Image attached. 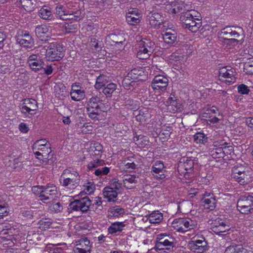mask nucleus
Segmentation results:
<instances>
[{
    "label": "nucleus",
    "instance_id": "obj_42",
    "mask_svg": "<svg viewBox=\"0 0 253 253\" xmlns=\"http://www.w3.org/2000/svg\"><path fill=\"white\" fill-rule=\"evenodd\" d=\"M194 141L197 144H204L207 142V137L202 132H198L194 135Z\"/></svg>",
    "mask_w": 253,
    "mask_h": 253
},
{
    "label": "nucleus",
    "instance_id": "obj_3",
    "mask_svg": "<svg viewBox=\"0 0 253 253\" xmlns=\"http://www.w3.org/2000/svg\"><path fill=\"white\" fill-rule=\"evenodd\" d=\"M139 50L137 57L140 59H145L149 58L154 51L155 44L149 40H142L139 43Z\"/></svg>",
    "mask_w": 253,
    "mask_h": 253
},
{
    "label": "nucleus",
    "instance_id": "obj_29",
    "mask_svg": "<svg viewBox=\"0 0 253 253\" xmlns=\"http://www.w3.org/2000/svg\"><path fill=\"white\" fill-rule=\"evenodd\" d=\"M246 249L241 245L230 246L228 247L224 253H245Z\"/></svg>",
    "mask_w": 253,
    "mask_h": 253
},
{
    "label": "nucleus",
    "instance_id": "obj_30",
    "mask_svg": "<svg viewBox=\"0 0 253 253\" xmlns=\"http://www.w3.org/2000/svg\"><path fill=\"white\" fill-rule=\"evenodd\" d=\"M39 14L40 17L45 20L51 19L52 17L50 8L46 6L41 8L39 11Z\"/></svg>",
    "mask_w": 253,
    "mask_h": 253
},
{
    "label": "nucleus",
    "instance_id": "obj_15",
    "mask_svg": "<svg viewBox=\"0 0 253 253\" xmlns=\"http://www.w3.org/2000/svg\"><path fill=\"white\" fill-rule=\"evenodd\" d=\"M147 20L151 27L158 28L163 23L162 15L158 12H150L147 16Z\"/></svg>",
    "mask_w": 253,
    "mask_h": 253
},
{
    "label": "nucleus",
    "instance_id": "obj_11",
    "mask_svg": "<svg viewBox=\"0 0 253 253\" xmlns=\"http://www.w3.org/2000/svg\"><path fill=\"white\" fill-rule=\"evenodd\" d=\"M229 226L226 220L220 218L216 219L211 228V230L217 235H220L229 230Z\"/></svg>",
    "mask_w": 253,
    "mask_h": 253
},
{
    "label": "nucleus",
    "instance_id": "obj_8",
    "mask_svg": "<svg viewBox=\"0 0 253 253\" xmlns=\"http://www.w3.org/2000/svg\"><path fill=\"white\" fill-rule=\"evenodd\" d=\"M38 109L37 101L32 98H27L23 100L21 111L25 115H35Z\"/></svg>",
    "mask_w": 253,
    "mask_h": 253
},
{
    "label": "nucleus",
    "instance_id": "obj_57",
    "mask_svg": "<svg viewBox=\"0 0 253 253\" xmlns=\"http://www.w3.org/2000/svg\"><path fill=\"white\" fill-rule=\"evenodd\" d=\"M64 28L66 32L71 33L76 29V25L73 24L72 23H65Z\"/></svg>",
    "mask_w": 253,
    "mask_h": 253
},
{
    "label": "nucleus",
    "instance_id": "obj_47",
    "mask_svg": "<svg viewBox=\"0 0 253 253\" xmlns=\"http://www.w3.org/2000/svg\"><path fill=\"white\" fill-rule=\"evenodd\" d=\"M136 83L135 81H132V79H130V77L127 74V75L124 79L123 81V85L127 89H130V88L129 87L130 86H133L135 83Z\"/></svg>",
    "mask_w": 253,
    "mask_h": 253
},
{
    "label": "nucleus",
    "instance_id": "obj_19",
    "mask_svg": "<svg viewBox=\"0 0 253 253\" xmlns=\"http://www.w3.org/2000/svg\"><path fill=\"white\" fill-rule=\"evenodd\" d=\"M251 171H248L246 172L242 173L239 175H236L232 177L238 183L241 185L246 184L252 181V177L251 174Z\"/></svg>",
    "mask_w": 253,
    "mask_h": 253
},
{
    "label": "nucleus",
    "instance_id": "obj_35",
    "mask_svg": "<svg viewBox=\"0 0 253 253\" xmlns=\"http://www.w3.org/2000/svg\"><path fill=\"white\" fill-rule=\"evenodd\" d=\"M169 236L167 235H159L157 238V242L160 243V244H162L163 245H166L167 246H169V248H173V242L171 241H169L168 238Z\"/></svg>",
    "mask_w": 253,
    "mask_h": 253
},
{
    "label": "nucleus",
    "instance_id": "obj_12",
    "mask_svg": "<svg viewBox=\"0 0 253 253\" xmlns=\"http://www.w3.org/2000/svg\"><path fill=\"white\" fill-rule=\"evenodd\" d=\"M168 84V79L162 76H156L152 83V87L154 90H165Z\"/></svg>",
    "mask_w": 253,
    "mask_h": 253
},
{
    "label": "nucleus",
    "instance_id": "obj_59",
    "mask_svg": "<svg viewBox=\"0 0 253 253\" xmlns=\"http://www.w3.org/2000/svg\"><path fill=\"white\" fill-rule=\"evenodd\" d=\"M8 213V209L6 207L0 204V218L7 215Z\"/></svg>",
    "mask_w": 253,
    "mask_h": 253
},
{
    "label": "nucleus",
    "instance_id": "obj_38",
    "mask_svg": "<svg viewBox=\"0 0 253 253\" xmlns=\"http://www.w3.org/2000/svg\"><path fill=\"white\" fill-rule=\"evenodd\" d=\"M163 39L166 43L168 44H172L176 41V36L175 34L166 32L163 34Z\"/></svg>",
    "mask_w": 253,
    "mask_h": 253
},
{
    "label": "nucleus",
    "instance_id": "obj_39",
    "mask_svg": "<svg viewBox=\"0 0 253 253\" xmlns=\"http://www.w3.org/2000/svg\"><path fill=\"white\" fill-rule=\"evenodd\" d=\"M248 168L243 166H236L234 167L232 169V176L233 177L236 175H239V174H241L242 173L246 172L247 171H250Z\"/></svg>",
    "mask_w": 253,
    "mask_h": 253
},
{
    "label": "nucleus",
    "instance_id": "obj_40",
    "mask_svg": "<svg viewBox=\"0 0 253 253\" xmlns=\"http://www.w3.org/2000/svg\"><path fill=\"white\" fill-rule=\"evenodd\" d=\"M117 88V84L114 83H110L107 85L106 87L103 88V92L108 97H111L112 94Z\"/></svg>",
    "mask_w": 253,
    "mask_h": 253
},
{
    "label": "nucleus",
    "instance_id": "obj_36",
    "mask_svg": "<svg viewBox=\"0 0 253 253\" xmlns=\"http://www.w3.org/2000/svg\"><path fill=\"white\" fill-rule=\"evenodd\" d=\"M104 164V160L97 159L90 162L87 165V168L89 170H92L94 169H97Z\"/></svg>",
    "mask_w": 253,
    "mask_h": 253
},
{
    "label": "nucleus",
    "instance_id": "obj_25",
    "mask_svg": "<svg viewBox=\"0 0 253 253\" xmlns=\"http://www.w3.org/2000/svg\"><path fill=\"white\" fill-rule=\"evenodd\" d=\"M209 154L214 159L224 157V153L222 148L218 147L215 145L211 146L209 149Z\"/></svg>",
    "mask_w": 253,
    "mask_h": 253
},
{
    "label": "nucleus",
    "instance_id": "obj_49",
    "mask_svg": "<svg viewBox=\"0 0 253 253\" xmlns=\"http://www.w3.org/2000/svg\"><path fill=\"white\" fill-rule=\"evenodd\" d=\"M72 3H68L67 5V7L68 8V13L65 14L64 16L62 17V20H74V15L73 14L72 10L71 8Z\"/></svg>",
    "mask_w": 253,
    "mask_h": 253
},
{
    "label": "nucleus",
    "instance_id": "obj_43",
    "mask_svg": "<svg viewBox=\"0 0 253 253\" xmlns=\"http://www.w3.org/2000/svg\"><path fill=\"white\" fill-rule=\"evenodd\" d=\"M77 243H78L76 244V247L90 250V243L87 238H81Z\"/></svg>",
    "mask_w": 253,
    "mask_h": 253
},
{
    "label": "nucleus",
    "instance_id": "obj_48",
    "mask_svg": "<svg viewBox=\"0 0 253 253\" xmlns=\"http://www.w3.org/2000/svg\"><path fill=\"white\" fill-rule=\"evenodd\" d=\"M68 8L67 9L62 5H58L56 7V12L61 19H62V17L68 13Z\"/></svg>",
    "mask_w": 253,
    "mask_h": 253
},
{
    "label": "nucleus",
    "instance_id": "obj_21",
    "mask_svg": "<svg viewBox=\"0 0 253 253\" xmlns=\"http://www.w3.org/2000/svg\"><path fill=\"white\" fill-rule=\"evenodd\" d=\"M103 195L104 197L107 199L109 202H114L115 199L117 197L118 193L116 190H114V188H111V186L105 187L104 189Z\"/></svg>",
    "mask_w": 253,
    "mask_h": 253
},
{
    "label": "nucleus",
    "instance_id": "obj_31",
    "mask_svg": "<svg viewBox=\"0 0 253 253\" xmlns=\"http://www.w3.org/2000/svg\"><path fill=\"white\" fill-rule=\"evenodd\" d=\"M142 73H143V71L142 70L134 68L131 70L127 74L130 77V79L136 82L137 81L142 80V79L139 78L142 76Z\"/></svg>",
    "mask_w": 253,
    "mask_h": 253
},
{
    "label": "nucleus",
    "instance_id": "obj_56",
    "mask_svg": "<svg viewBox=\"0 0 253 253\" xmlns=\"http://www.w3.org/2000/svg\"><path fill=\"white\" fill-rule=\"evenodd\" d=\"M137 177L134 175H130L126 176L124 180V184L126 185L127 183H136L137 182Z\"/></svg>",
    "mask_w": 253,
    "mask_h": 253
},
{
    "label": "nucleus",
    "instance_id": "obj_27",
    "mask_svg": "<svg viewBox=\"0 0 253 253\" xmlns=\"http://www.w3.org/2000/svg\"><path fill=\"white\" fill-rule=\"evenodd\" d=\"M163 215L159 211H155L149 214L148 219L151 223L156 224L160 223L163 219Z\"/></svg>",
    "mask_w": 253,
    "mask_h": 253
},
{
    "label": "nucleus",
    "instance_id": "obj_33",
    "mask_svg": "<svg viewBox=\"0 0 253 253\" xmlns=\"http://www.w3.org/2000/svg\"><path fill=\"white\" fill-rule=\"evenodd\" d=\"M70 94L72 99L74 101H80L84 98V91L81 89H72Z\"/></svg>",
    "mask_w": 253,
    "mask_h": 253
},
{
    "label": "nucleus",
    "instance_id": "obj_13",
    "mask_svg": "<svg viewBox=\"0 0 253 253\" xmlns=\"http://www.w3.org/2000/svg\"><path fill=\"white\" fill-rule=\"evenodd\" d=\"M207 243L204 240H197L195 241H191L188 244L190 250L194 252L197 253H203L207 249Z\"/></svg>",
    "mask_w": 253,
    "mask_h": 253
},
{
    "label": "nucleus",
    "instance_id": "obj_55",
    "mask_svg": "<svg viewBox=\"0 0 253 253\" xmlns=\"http://www.w3.org/2000/svg\"><path fill=\"white\" fill-rule=\"evenodd\" d=\"M49 208L51 211L55 212H59L63 209V207L59 202L51 204Z\"/></svg>",
    "mask_w": 253,
    "mask_h": 253
},
{
    "label": "nucleus",
    "instance_id": "obj_9",
    "mask_svg": "<svg viewBox=\"0 0 253 253\" xmlns=\"http://www.w3.org/2000/svg\"><path fill=\"white\" fill-rule=\"evenodd\" d=\"M56 187L53 185L43 187L40 192V200L45 203L46 201H52L56 197Z\"/></svg>",
    "mask_w": 253,
    "mask_h": 253
},
{
    "label": "nucleus",
    "instance_id": "obj_1",
    "mask_svg": "<svg viewBox=\"0 0 253 253\" xmlns=\"http://www.w3.org/2000/svg\"><path fill=\"white\" fill-rule=\"evenodd\" d=\"M220 35L224 39V42L227 45H236L243 39L242 34L236 31L235 28L226 27L221 30Z\"/></svg>",
    "mask_w": 253,
    "mask_h": 253
},
{
    "label": "nucleus",
    "instance_id": "obj_24",
    "mask_svg": "<svg viewBox=\"0 0 253 253\" xmlns=\"http://www.w3.org/2000/svg\"><path fill=\"white\" fill-rule=\"evenodd\" d=\"M19 43L24 47H31L34 43L32 37L28 34H25L17 40Z\"/></svg>",
    "mask_w": 253,
    "mask_h": 253
},
{
    "label": "nucleus",
    "instance_id": "obj_5",
    "mask_svg": "<svg viewBox=\"0 0 253 253\" xmlns=\"http://www.w3.org/2000/svg\"><path fill=\"white\" fill-rule=\"evenodd\" d=\"M238 210L243 214L253 212V196H241L237 204Z\"/></svg>",
    "mask_w": 253,
    "mask_h": 253
},
{
    "label": "nucleus",
    "instance_id": "obj_23",
    "mask_svg": "<svg viewBox=\"0 0 253 253\" xmlns=\"http://www.w3.org/2000/svg\"><path fill=\"white\" fill-rule=\"evenodd\" d=\"M166 105L168 107V110L171 112L174 113L178 111L180 109L179 107L178 106L177 100L174 96L169 97L166 101Z\"/></svg>",
    "mask_w": 253,
    "mask_h": 253
},
{
    "label": "nucleus",
    "instance_id": "obj_37",
    "mask_svg": "<svg viewBox=\"0 0 253 253\" xmlns=\"http://www.w3.org/2000/svg\"><path fill=\"white\" fill-rule=\"evenodd\" d=\"M100 101V99L99 97L97 96H92L91 98L89 99L87 107L86 110L88 109H94L95 108L100 107L98 103Z\"/></svg>",
    "mask_w": 253,
    "mask_h": 253
},
{
    "label": "nucleus",
    "instance_id": "obj_7",
    "mask_svg": "<svg viewBox=\"0 0 253 253\" xmlns=\"http://www.w3.org/2000/svg\"><path fill=\"white\" fill-rule=\"evenodd\" d=\"M235 69L230 66L223 67L219 71L220 80L228 84L234 83L235 82Z\"/></svg>",
    "mask_w": 253,
    "mask_h": 253
},
{
    "label": "nucleus",
    "instance_id": "obj_26",
    "mask_svg": "<svg viewBox=\"0 0 253 253\" xmlns=\"http://www.w3.org/2000/svg\"><path fill=\"white\" fill-rule=\"evenodd\" d=\"M61 177L63 178L62 185L65 187H67L69 189H74L79 185L80 182L77 181V180L65 178L64 175H62Z\"/></svg>",
    "mask_w": 253,
    "mask_h": 253
},
{
    "label": "nucleus",
    "instance_id": "obj_10",
    "mask_svg": "<svg viewBox=\"0 0 253 253\" xmlns=\"http://www.w3.org/2000/svg\"><path fill=\"white\" fill-rule=\"evenodd\" d=\"M27 63L34 71H41L44 64L39 54H32L27 59Z\"/></svg>",
    "mask_w": 253,
    "mask_h": 253
},
{
    "label": "nucleus",
    "instance_id": "obj_63",
    "mask_svg": "<svg viewBox=\"0 0 253 253\" xmlns=\"http://www.w3.org/2000/svg\"><path fill=\"white\" fill-rule=\"evenodd\" d=\"M46 141L45 139H41L37 141L35 144H34V148H38L39 146L41 147H43V146H46Z\"/></svg>",
    "mask_w": 253,
    "mask_h": 253
},
{
    "label": "nucleus",
    "instance_id": "obj_18",
    "mask_svg": "<svg viewBox=\"0 0 253 253\" xmlns=\"http://www.w3.org/2000/svg\"><path fill=\"white\" fill-rule=\"evenodd\" d=\"M196 13V11L194 10H189L187 9L186 11H183L181 13L180 17V20L183 24L184 27L188 22H190L191 19L194 18V17H197L195 14Z\"/></svg>",
    "mask_w": 253,
    "mask_h": 253
},
{
    "label": "nucleus",
    "instance_id": "obj_41",
    "mask_svg": "<svg viewBox=\"0 0 253 253\" xmlns=\"http://www.w3.org/2000/svg\"><path fill=\"white\" fill-rule=\"evenodd\" d=\"M86 110L88 116L91 119L95 120H98V116L100 114V107L95 108L94 109H88Z\"/></svg>",
    "mask_w": 253,
    "mask_h": 253
},
{
    "label": "nucleus",
    "instance_id": "obj_64",
    "mask_svg": "<svg viewBox=\"0 0 253 253\" xmlns=\"http://www.w3.org/2000/svg\"><path fill=\"white\" fill-rule=\"evenodd\" d=\"M75 252L76 253H90V250L76 247Z\"/></svg>",
    "mask_w": 253,
    "mask_h": 253
},
{
    "label": "nucleus",
    "instance_id": "obj_4",
    "mask_svg": "<svg viewBox=\"0 0 253 253\" xmlns=\"http://www.w3.org/2000/svg\"><path fill=\"white\" fill-rule=\"evenodd\" d=\"M172 227L178 232H185L196 227L195 222L189 218L175 219L172 223Z\"/></svg>",
    "mask_w": 253,
    "mask_h": 253
},
{
    "label": "nucleus",
    "instance_id": "obj_51",
    "mask_svg": "<svg viewBox=\"0 0 253 253\" xmlns=\"http://www.w3.org/2000/svg\"><path fill=\"white\" fill-rule=\"evenodd\" d=\"M174 6L176 8H178V11L181 12V13L185 10L186 11L188 9L187 7L188 6L187 4H185L184 2L182 0H180L176 4H175Z\"/></svg>",
    "mask_w": 253,
    "mask_h": 253
},
{
    "label": "nucleus",
    "instance_id": "obj_52",
    "mask_svg": "<svg viewBox=\"0 0 253 253\" xmlns=\"http://www.w3.org/2000/svg\"><path fill=\"white\" fill-rule=\"evenodd\" d=\"M169 246H167L166 245H163L162 244H160V243H156L155 245V248L157 250L159 251H163L164 250V252L168 253V252H166V250L167 251H170L171 249H172L173 248H169Z\"/></svg>",
    "mask_w": 253,
    "mask_h": 253
},
{
    "label": "nucleus",
    "instance_id": "obj_22",
    "mask_svg": "<svg viewBox=\"0 0 253 253\" xmlns=\"http://www.w3.org/2000/svg\"><path fill=\"white\" fill-rule=\"evenodd\" d=\"M35 33L38 38L41 39L42 41H43V40L42 38L44 36L46 37H49L50 34V31L46 25H42L36 28Z\"/></svg>",
    "mask_w": 253,
    "mask_h": 253
},
{
    "label": "nucleus",
    "instance_id": "obj_20",
    "mask_svg": "<svg viewBox=\"0 0 253 253\" xmlns=\"http://www.w3.org/2000/svg\"><path fill=\"white\" fill-rule=\"evenodd\" d=\"M191 19L190 22H188L183 27L188 29L192 32H196L202 26L201 20L198 18H195Z\"/></svg>",
    "mask_w": 253,
    "mask_h": 253
},
{
    "label": "nucleus",
    "instance_id": "obj_46",
    "mask_svg": "<svg viewBox=\"0 0 253 253\" xmlns=\"http://www.w3.org/2000/svg\"><path fill=\"white\" fill-rule=\"evenodd\" d=\"M109 40L113 42V43L115 45L116 44H122L125 40H123V38L119 39V37L115 34H112L109 36L108 38V41L109 42Z\"/></svg>",
    "mask_w": 253,
    "mask_h": 253
},
{
    "label": "nucleus",
    "instance_id": "obj_16",
    "mask_svg": "<svg viewBox=\"0 0 253 253\" xmlns=\"http://www.w3.org/2000/svg\"><path fill=\"white\" fill-rule=\"evenodd\" d=\"M202 201L205 209L212 211L215 207V199L212 194L206 192L204 195Z\"/></svg>",
    "mask_w": 253,
    "mask_h": 253
},
{
    "label": "nucleus",
    "instance_id": "obj_44",
    "mask_svg": "<svg viewBox=\"0 0 253 253\" xmlns=\"http://www.w3.org/2000/svg\"><path fill=\"white\" fill-rule=\"evenodd\" d=\"M21 5L26 10L30 11L33 8V5L35 4V0H20Z\"/></svg>",
    "mask_w": 253,
    "mask_h": 253
},
{
    "label": "nucleus",
    "instance_id": "obj_50",
    "mask_svg": "<svg viewBox=\"0 0 253 253\" xmlns=\"http://www.w3.org/2000/svg\"><path fill=\"white\" fill-rule=\"evenodd\" d=\"M110 171V169L108 167L102 168L101 169L98 168L96 169L94 171V174L97 176H100L101 175H106Z\"/></svg>",
    "mask_w": 253,
    "mask_h": 253
},
{
    "label": "nucleus",
    "instance_id": "obj_32",
    "mask_svg": "<svg viewBox=\"0 0 253 253\" xmlns=\"http://www.w3.org/2000/svg\"><path fill=\"white\" fill-rule=\"evenodd\" d=\"M52 223V220L51 219L49 218H43L39 221V227L42 230H45L50 227Z\"/></svg>",
    "mask_w": 253,
    "mask_h": 253
},
{
    "label": "nucleus",
    "instance_id": "obj_14",
    "mask_svg": "<svg viewBox=\"0 0 253 253\" xmlns=\"http://www.w3.org/2000/svg\"><path fill=\"white\" fill-rule=\"evenodd\" d=\"M38 149L40 150L41 152L37 151L35 152L36 156H42L43 159L42 161L45 164H48L49 161L52 158L53 154H51V150L50 147L47 146H43L41 148H38Z\"/></svg>",
    "mask_w": 253,
    "mask_h": 253
},
{
    "label": "nucleus",
    "instance_id": "obj_53",
    "mask_svg": "<svg viewBox=\"0 0 253 253\" xmlns=\"http://www.w3.org/2000/svg\"><path fill=\"white\" fill-rule=\"evenodd\" d=\"M126 20L127 22L131 25H135L138 24L140 19L138 17L126 16Z\"/></svg>",
    "mask_w": 253,
    "mask_h": 253
},
{
    "label": "nucleus",
    "instance_id": "obj_2",
    "mask_svg": "<svg viewBox=\"0 0 253 253\" xmlns=\"http://www.w3.org/2000/svg\"><path fill=\"white\" fill-rule=\"evenodd\" d=\"M45 55L48 60H60L64 56L62 45L57 42L50 43L46 49Z\"/></svg>",
    "mask_w": 253,
    "mask_h": 253
},
{
    "label": "nucleus",
    "instance_id": "obj_17",
    "mask_svg": "<svg viewBox=\"0 0 253 253\" xmlns=\"http://www.w3.org/2000/svg\"><path fill=\"white\" fill-rule=\"evenodd\" d=\"M181 163V162H180ZM194 162L192 160L187 158L186 160L182 164H180L178 167V170L184 173V176L186 174L190 173L193 171Z\"/></svg>",
    "mask_w": 253,
    "mask_h": 253
},
{
    "label": "nucleus",
    "instance_id": "obj_61",
    "mask_svg": "<svg viewBox=\"0 0 253 253\" xmlns=\"http://www.w3.org/2000/svg\"><path fill=\"white\" fill-rule=\"evenodd\" d=\"M212 114L211 108H205L203 109L202 112V117L204 118H206V119L209 118V116Z\"/></svg>",
    "mask_w": 253,
    "mask_h": 253
},
{
    "label": "nucleus",
    "instance_id": "obj_28",
    "mask_svg": "<svg viewBox=\"0 0 253 253\" xmlns=\"http://www.w3.org/2000/svg\"><path fill=\"white\" fill-rule=\"evenodd\" d=\"M125 225L122 222H115L111 224L108 228V231L110 234H114L118 231H122Z\"/></svg>",
    "mask_w": 253,
    "mask_h": 253
},
{
    "label": "nucleus",
    "instance_id": "obj_45",
    "mask_svg": "<svg viewBox=\"0 0 253 253\" xmlns=\"http://www.w3.org/2000/svg\"><path fill=\"white\" fill-rule=\"evenodd\" d=\"M244 71L247 74L253 75V60H249L244 64Z\"/></svg>",
    "mask_w": 253,
    "mask_h": 253
},
{
    "label": "nucleus",
    "instance_id": "obj_34",
    "mask_svg": "<svg viewBox=\"0 0 253 253\" xmlns=\"http://www.w3.org/2000/svg\"><path fill=\"white\" fill-rule=\"evenodd\" d=\"M107 82V77L103 75H100L97 78L94 87L96 89H99L104 86Z\"/></svg>",
    "mask_w": 253,
    "mask_h": 253
},
{
    "label": "nucleus",
    "instance_id": "obj_54",
    "mask_svg": "<svg viewBox=\"0 0 253 253\" xmlns=\"http://www.w3.org/2000/svg\"><path fill=\"white\" fill-rule=\"evenodd\" d=\"M238 91L242 94H248L250 91L248 87L244 84H241L238 86Z\"/></svg>",
    "mask_w": 253,
    "mask_h": 253
},
{
    "label": "nucleus",
    "instance_id": "obj_60",
    "mask_svg": "<svg viewBox=\"0 0 253 253\" xmlns=\"http://www.w3.org/2000/svg\"><path fill=\"white\" fill-rule=\"evenodd\" d=\"M72 12L74 15V20L75 21H80L81 19H83L84 17L80 10H78L77 11L72 10Z\"/></svg>",
    "mask_w": 253,
    "mask_h": 253
},
{
    "label": "nucleus",
    "instance_id": "obj_6",
    "mask_svg": "<svg viewBox=\"0 0 253 253\" xmlns=\"http://www.w3.org/2000/svg\"><path fill=\"white\" fill-rule=\"evenodd\" d=\"M91 205V200L88 197L85 196L81 199H76L71 202L69 205V209L72 211L85 212L90 208Z\"/></svg>",
    "mask_w": 253,
    "mask_h": 253
},
{
    "label": "nucleus",
    "instance_id": "obj_58",
    "mask_svg": "<svg viewBox=\"0 0 253 253\" xmlns=\"http://www.w3.org/2000/svg\"><path fill=\"white\" fill-rule=\"evenodd\" d=\"M93 147L95 149L94 152V155H98L99 153L101 152L103 149V147L101 144L97 142L94 143Z\"/></svg>",
    "mask_w": 253,
    "mask_h": 253
},
{
    "label": "nucleus",
    "instance_id": "obj_62",
    "mask_svg": "<svg viewBox=\"0 0 253 253\" xmlns=\"http://www.w3.org/2000/svg\"><path fill=\"white\" fill-rule=\"evenodd\" d=\"M111 187L114 188V190H120L122 188L121 184L119 183L116 179L113 180L111 184Z\"/></svg>",
    "mask_w": 253,
    "mask_h": 253
}]
</instances>
